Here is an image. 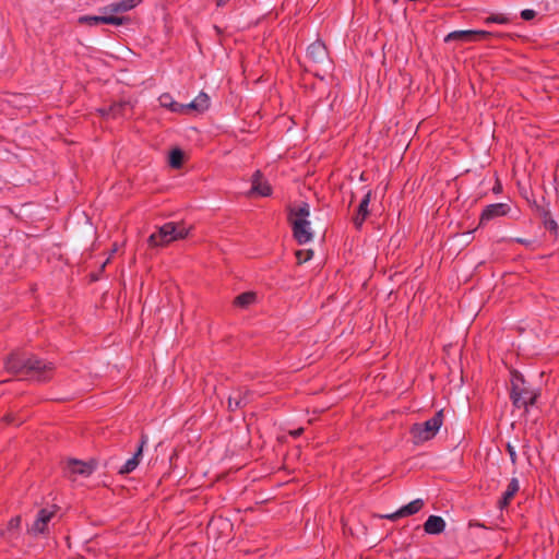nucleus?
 Here are the masks:
<instances>
[{
    "instance_id": "obj_1",
    "label": "nucleus",
    "mask_w": 559,
    "mask_h": 559,
    "mask_svg": "<svg viewBox=\"0 0 559 559\" xmlns=\"http://www.w3.org/2000/svg\"><path fill=\"white\" fill-rule=\"evenodd\" d=\"M309 204L301 202L290 209L289 222L293 227L294 237L300 243H307L313 238V230L309 221Z\"/></svg>"
},
{
    "instance_id": "obj_2",
    "label": "nucleus",
    "mask_w": 559,
    "mask_h": 559,
    "mask_svg": "<svg viewBox=\"0 0 559 559\" xmlns=\"http://www.w3.org/2000/svg\"><path fill=\"white\" fill-rule=\"evenodd\" d=\"M191 227L183 223H167L160 226L157 233L148 237V245L151 247H164L173 241L185 239Z\"/></svg>"
},
{
    "instance_id": "obj_3",
    "label": "nucleus",
    "mask_w": 559,
    "mask_h": 559,
    "mask_svg": "<svg viewBox=\"0 0 559 559\" xmlns=\"http://www.w3.org/2000/svg\"><path fill=\"white\" fill-rule=\"evenodd\" d=\"M5 367L13 372H21L24 370L26 372H34L38 380H45L46 373L53 370V365L51 362H45L37 358L21 360L15 354L11 355L7 359Z\"/></svg>"
},
{
    "instance_id": "obj_4",
    "label": "nucleus",
    "mask_w": 559,
    "mask_h": 559,
    "mask_svg": "<svg viewBox=\"0 0 559 559\" xmlns=\"http://www.w3.org/2000/svg\"><path fill=\"white\" fill-rule=\"evenodd\" d=\"M443 425V411L437 412L430 419L414 424L411 428L412 440L415 444H421L436 437Z\"/></svg>"
},
{
    "instance_id": "obj_5",
    "label": "nucleus",
    "mask_w": 559,
    "mask_h": 559,
    "mask_svg": "<svg viewBox=\"0 0 559 559\" xmlns=\"http://www.w3.org/2000/svg\"><path fill=\"white\" fill-rule=\"evenodd\" d=\"M55 515V511L51 509H41L33 524L28 527L27 532L28 534L33 536H37L39 534H44L47 528L48 524L51 521V519Z\"/></svg>"
},
{
    "instance_id": "obj_6",
    "label": "nucleus",
    "mask_w": 559,
    "mask_h": 559,
    "mask_svg": "<svg viewBox=\"0 0 559 559\" xmlns=\"http://www.w3.org/2000/svg\"><path fill=\"white\" fill-rule=\"evenodd\" d=\"M493 35L495 34L487 32V31H472V29L453 31L444 37V41L445 43H450L452 40L472 41V40H476L478 38H487V37H490Z\"/></svg>"
},
{
    "instance_id": "obj_7",
    "label": "nucleus",
    "mask_w": 559,
    "mask_h": 559,
    "mask_svg": "<svg viewBox=\"0 0 559 559\" xmlns=\"http://www.w3.org/2000/svg\"><path fill=\"white\" fill-rule=\"evenodd\" d=\"M95 469L94 462H83L74 459H70L67 461L66 471L70 476H90Z\"/></svg>"
},
{
    "instance_id": "obj_8",
    "label": "nucleus",
    "mask_w": 559,
    "mask_h": 559,
    "mask_svg": "<svg viewBox=\"0 0 559 559\" xmlns=\"http://www.w3.org/2000/svg\"><path fill=\"white\" fill-rule=\"evenodd\" d=\"M128 21L127 17H122V16H116V15H112V14H103V15H93V16H90V15H85V16H81L79 19V22L81 24H87V25H98L100 23H104V24H111V25H121L123 23H126Z\"/></svg>"
},
{
    "instance_id": "obj_9",
    "label": "nucleus",
    "mask_w": 559,
    "mask_h": 559,
    "mask_svg": "<svg viewBox=\"0 0 559 559\" xmlns=\"http://www.w3.org/2000/svg\"><path fill=\"white\" fill-rule=\"evenodd\" d=\"M210 97L206 93L201 92L191 103L183 104V115L191 112L202 114L210 108Z\"/></svg>"
},
{
    "instance_id": "obj_10",
    "label": "nucleus",
    "mask_w": 559,
    "mask_h": 559,
    "mask_svg": "<svg viewBox=\"0 0 559 559\" xmlns=\"http://www.w3.org/2000/svg\"><path fill=\"white\" fill-rule=\"evenodd\" d=\"M423 506H424V501L421 499H415L412 502H409L408 504L399 509L396 512L381 515V518L394 521L400 518L409 516V515L417 513L423 508Z\"/></svg>"
},
{
    "instance_id": "obj_11",
    "label": "nucleus",
    "mask_w": 559,
    "mask_h": 559,
    "mask_svg": "<svg viewBox=\"0 0 559 559\" xmlns=\"http://www.w3.org/2000/svg\"><path fill=\"white\" fill-rule=\"evenodd\" d=\"M511 396L515 405L527 406L528 404H534L537 394L534 392H528L524 389H520L519 385L513 382V391Z\"/></svg>"
},
{
    "instance_id": "obj_12",
    "label": "nucleus",
    "mask_w": 559,
    "mask_h": 559,
    "mask_svg": "<svg viewBox=\"0 0 559 559\" xmlns=\"http://www.w3.org/2000/svg\"><path fill=\"white\" fill-rule=\"evenodd\" d=\"M510 207L506 203H496L488 205L481 213L480 223L491 221L493 218L504 216L509 213Z\"/></svg>"
},
{
    "instance_id": "obj_13",
    "label": "nucleus",
    "mask_w": 559,
    "mask_h": 559,
    "mask_svg": "<svg viewBox=\"0 0 559 559\" xmlns=\"http://www.w3.org/2000/svg\"><path fill=\"white\" fill-rule=\"evenodd\" d=\"M251 192L260 197H269L272 193V188L261 174L258 171L252 177Z\"/></svg>"
},
{
    "instance_id": "obj_14",
    "label": "nucleus",
    "mask_w": 559,
    "mask_h": 559,
    "mask_svg": "<svg viewBox=\"0 0 559 559\" xmlns=\"http://www.w3.org/2000/svg\"><path fill=\"white\" fill-rule=\"evenodd\" d=\"M145 443H146V437H142V441H141V444H140L138 451L119 469L120 474H129V473H131L132 471H134L138 467V465L140 463V459L142 456L143 447H144Z\"/></svg>"
},
{
    "instance_id": "obj_15",
    "label": "nucleus",
    "mask_w": 559,
    "mask_h": 559,
    "mask_svg": "<svg viewBox=\"0 0 559 559\" xmlns=\"http://www.w3.org/2000/svg\"><path fill=\"white\" fill-rule=\"evenodd\" d=\"M370 198L371 191H368L358 206L357 214L354 217V224L357 228L361 227L362 223L365 222L369 214L368 205L370 202Z\"/></svg>"
},
{
    "instance_id": "obj_16",
    "label": "nucleus",
    "mask_w": 559,
    "mask_h": 559,
    "mask_svg": "<svg viewBox=\"0 0 559 559\" xmlns=\"http://www.w3.org/2000/svg\"><path fill=\"white\" fill-rule=\"evenodd\" d=\"M140 3V0H122L117 3H112L103 9L105 14L109 13H121L133 9Z\"/></svg>"
},
{
    "instance_id": "obj_17",
    "label": "nucleus",
    "mask_w": 559,
    "mask_h": 559,
    "mask_svg": "<svg viewBox=\"0 0 559 559\" xmlns=\"http://www.w3.org/2000/svg\"><path fill=\"white\" fill-rule=\"evenodd\" d=\"M444 520L437 515H430L424 524L425 532L428 534H440L444 531Z\"/></svg>"
},
{
    "instance_id": "obj_18",
    "label": "nucleus",
    "mask_w": 559,
    "mask_h": 559,
    "mask_svg": "<svg viewBox=\"0 0 559 559\" xmlns=\"http://www.w3.org/2000/svg\"><path fill=\"white\" fill-rule=\"evenodd\" d=\"M308 56L318 63L326 61V49L321 41H314L308 47Z\"/></svg>"
},
{
    "instance_id": "obj_19",
    "label": "nucleus",
    "mask_w": 559,
    "mask_h": 559,
    "mask_svg": "<svg viewBox=\"0 0 559 559\" xmlns=\"http://www.w3.org/2000/svg\"><path fill=\"white\" fill-rule=\"evenodd\" d=\"M158 102L162 107L167 108L173 112L183 115V104L175 102L170 94H162L158 98Z\"/></svg>"
},
{
    "instance_id": "obj_20",
    "label": "nucleus",
    "mask_w": 559,
    "mask_h": 559,
    "mask_svg": "<svg viewBox=\"0 0 559 559\" xmlns=\"http://www.w3.org/2000/svg\"><path fill=\"white\" fill-rule=\"evenodd\" d=\"M128 106H129V103H127V102L116 103L107 109L106 108L99 109V112L102 116L116 119V118L124 116V111Z\"/></svg>"
},
{
    "instance_id": "obj_21",
    "label": "nucleus",
    "mask_w": 559,
    "mask_h": 559,
    "mask_svg": "<svg viewBox=\"0 0 559 559\" xmlns=\"http://www.w3.org/2000/svg\"><path fill=\"white\" fill-rule=\"evenodd\" d=\"M520 485L516 478H512L508 485L507 490L504 491L501 500L499 501V507L501 509L509 506L510 501L513 499L514 495L519 491Z\"/></svg>"
},
{
    "instance_id": "obj_22",
    "label": "nucleus",
    "mask_w": 559,
    "mask_h": 559,
    "mask_svg": "<svg viewBox=\"0 0 559 559\" xmlns=\"http://www.w3.org/2000/svg\"><path fill=\"white\" fill-rule=\"evenodd\" d=\"M258 300L257 294L254 292H246L240 294L235 298V306L240 308H248L249 306L255 304Z\"/></svg>"
},
{
    "instance_id": "obj_23",
    "label": "nucleus",
    "mask_w": 559,
    "mask_h": 559,
    "mask_svg": "<svg viewBox=\"0 0 559 559\" xmlns=\"http://www.w3.org/2000/svg\"><path fill=\"white\" fill-rule=\"evenodd\" d=\"M511 22V17L506 13H493L485 19L486 24L497 23V24H508Z\"/></svg>"
},
{
    "instance_id": "obj_24",
    "label": "nucleus",
    "mask_w": 559,
    "mask_h": 559,
    "mask_svg": "<svg viewBox=\"0 0 559 559\" xmlns=\"http://www.w3.org/2000/svg\"><path fill=\"white\" fill-rule=\"evenodd\" d=\"M183 162V153L179 148H174L169 154V165L173 168L181 167Z\"/></svg>"
},
{
    "instance_id": "obj_25",
    "label": "nucleus",
    "mask_w": 559,
    "mask_h": 559,
    "mask_svg": "<svg viewBox=\"0 0 559 559\" xmlns=\"http://www.w3.org/2000/svg\"><path fill=\"white\" fill-rule=\"evenodd\" d=\"M312 257V251L311 250H308V251H297L296 252V258L298 260L299 263H304V262H307L308 260H310Z\"/></svg>"
},
{
    "instance_id": "obj_26",
    "label": "nucleus",
    "mask_w": 559,
    "mask_h": 559,
    "mask_svg": "<svg viewBox=\"0 0 559 559\" xmlns=\"http://www.w3.org/2000/svg\"><path fill=\"white\" fill-rule=\"evenodd\" d=\"M242 404V399L240 396H229L228 399V407L230 411H235L240 407Z\"/></svg>"
},
{
    "instance_id": "obj_27",
    "label": "nucleus",
    "mask_w": 559,
    "mask_h": 559,
    "mask_svg": "<svg viewBox=\"0 0 559 559\" xmlns=\"http://www.w3.org/2000/svg\"><path fill=\"white\" fill-rule=\"evenodd\" d=\"M536 13L534 10L525 9L521 12V16L525 21L533 20L535 17Z\"/></svg>"
},
{
    "instance_id": "obj_28",
    "label": "nucleus",
    "mask_w": 559,
    "mask_h": 559,
    "mask_svg": "<svg viewBox=\"0 0 559 559\" xmlns=\"http://www.w3.org/2000/svg\"><path fill=\"white\" fill-rule=\"evenodd\" d=\"M20 525H21V519L19 516H16V518H13L10 520V522L8 524V528L15 530V528H19Z\"/></svg>"
},
{
    "instance_id": "obj_29",
    "label": "nucleus",
    "mask_w": 559,
    "mask_h": 559,
    "mask_svg": "<svg viewBox=\"0 0 559 559\" xmlns=\"http://www.w3.org/2000/svg\"><path fill=\"white\" fill-rule=\"evenodd\" d=\"M507 450L510 454V459H511L512 463H515L516 462V453H515L514 447L512 444L508 443Z\"/></svg>"
},
{
    "instance_id": "obj_30",
    "label": "nucleus",
    "mask_w": 559,
    "mask_h": 559,
    "mask_svg": "<svg viewBox=\"0 0 559 559\" xmlns=\"http://www.w3.org/2000/svg\"><path fill=\"white\" fill-rule=\"evenodd\" d=\"M301 432H302V428H299V429L290 431V435L294 437H298L301 435Z\"/></svg>"
},
{
    "instance_id": "obj_31",
    "label": "nucleus",
    "mask_w": 559,
    "mask_h": 559,
    "mask_svg": "<svg viewBox=\"0 0 559 559\" xmlns=\"http://www.w3.org/2000/svg\"><path fill=\"white\" fill-rule=\"evenodd\" d=\"M228 0H217V5H224Z\"/></svg>"
},
{
    "instance_id": "obj_32",
    "label": "nucleus",
    "mask_w": 559,
    "mask_h": 559,
    "mask_svg": "<svg viewBox=\"0 0 559 559\" xmlns=\"http://www.w3.org/2000/svg\"><path fill=\"white\" fill-rule=\"evenodd\" d=\"M215 525H216V522H212V523L210 524V527H211V528H213Z\"/></svg>"
},
{
    "instance_id": "obj_33",
    "label": "nucleus",
    "mask_w": 559,
    "mask_h": 559,
    "mask_svg": "<svg viewBox=\"0 0 559 559\" xmlns=\"http://www.w3.org/2000/svg\"><path fill=\"white\" fill-rule=\"evenodd\" d=\"M4 419H5V421H8V423H10V421H11V417H5Z\"/></svg>"
},
{
    "instance_id": "obj_34",
    "label": "nucleus",
    "mask_w": 559,
    "mask_h": 559,
    "mask_svg": "<svg viewBox=\"0 0 559 559\" xmlns=\"http://www.w3.org/2000/svg\"><path fill=\"white\" fill-rule=\"evenodd\" d=\"M2 536H3V534H2V532H0V539L2 538Z\"/></svg>"
}]
</instances>
